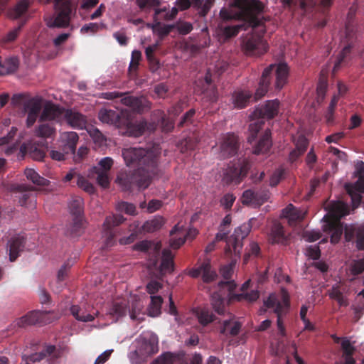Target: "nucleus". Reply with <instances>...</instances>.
<instances>
[{
    "mask_svg": "<svg viewBox=\"0 0 364 364\" xmlns=\"http://www.w3.org/2000/svg\"><path fill=\"white\" fill-rule=\"evenodd\" d=\"M77 186L89 194H92L95 191V188L86 178L82 175L77 176Z\"/></svg>",
    "mask_w": 364,
    "mask_h": 364,
    "instance_id": "obj_50",
    "label": "nucleus"
},
{
    "mask_svg": "<svg viewBox=\"0 0 364 364\" xmlns=\"http://www.w3.org/2000/svg\"><path fill=\"white\" fill-rule=\"evenodd\" d=\"M141 59V53L138 50H134L132 53L131 62L129 66L130 73L136 72L138 70L139 62Z\"/></svg>",
    "mask_w": 364,
    "mask_h": 364,
    "instance_id": "obj_55",
    "label": "nucleus"
},
{
    "mask_svg": "<svg viewBox=\"0 0 364 364\" xmlns=\"http://www.w3.org/2000/svg\"><path fill=\"white\" fill-rule=\"evenodd\" d=\"M156 129L154 124L148 123L146 120L130 122L127 121L126 132L130 136H141L146 131L153 132Z\"/></svg>",
    "mask_w": 364,
    "mask_h": 364,
    "instance_id": "obj_21",
    "label": "nucleus"
},
{
    "mask_svg": "<svg viewBox=\"0 0 364 364\" xmlns=\"http://www.w3.org/2000/svg\"><path fill=\"white\" fill-rule=\"evenodd\" d=\"M272 146V133L269 128L259 136L253 146L252 153L255 155L267 154Z\"/></svg>",
    "mask_w": 364,
    "mask_h": 364,
    "instance_id": "obj_24",
    "label": "nucleus"
},
{
    "mask_svg": "<svg viewBox=\"0 0 364 364\" xmlns=\"http://www.w3.org/2000/svg\"><path fill=\"white\" fill-rule=\"evenodd\" d=\"M56 350L55 346H48L42 351L32 354L29 360L32 362H38L44 359L47 356L53 355Z\"/></svg>",
    "mask_w": 364,
    "mask_h": 364,
    "instance_id": "obj_47",
    "label": "nucleus"
},
{
    "mask_svg": "<svg viewBox=\"0 0 364 364\" xmlns=\"http://www.w3.org/2000/svg\"><path fill=\"white\" fill-rule=\"evenodd\" d=\"M164 224V220L162 217H156L151 220L146 221L144 225L143 229L148 232H154L159 230Z\"/></svg>",
    "mask_w": 364,
    "mask_h": 364,
    "instance_id": "obj_45",
    "label": "nucleus"
},
{
    "mask_svg": "<svg viewBox=\"0 0 364 364\" xmlns=\"http://www.w3.org/2000/svg\"><path fill=\"white\" fill-rule=\"evenodd\" d=\"M274 73L276 75L275 85L277 89H282L286 84L289 74L287 65L286 63H280L277 65H270L262 73L259 86L255 92V100H259L267 92L270 78Z\"/></svg>",
    "mask_w": 364,
    "mask_h": 364,
    "instance_id": "obj_6",
    "label": "nucleus"
},
{
    "mask_svg": "<svg viewBox=\"0 0 364 364\" xmlns=\"http://www.w3.org/2000/svg\"><path fill=\"white\" fill-rule=\"evenodd\" d=\"M63 119L70 127L75 129H83L86 128V117L78 112L66 109Z\"/></svg>",
    "mask_w": 364,
    "mask_h": 364,
    "instance_id": "obj_28",
    "label": "nucleus"
},
{
    "mask_svg": "<svg viewBox=\"0 0 364 364\" xmlns=\"http://www.w3.org/2000/svg\"><path fill=\"white\" fill-rule=\"evenodd\" d=\"M161 248V242L154 243L148 240H142L136 243L134 246V249L141 252H147L150 250L153 251L154 255V259L153 264L156 265L158 257L159 256V252Z\"/></svg>",
    "mask_w": 364,
    "mask_h": 364,
    "instance_id": "obj_29",
    "label": "nucleus"
},
{
    "mask_svg": "<svg viewBox=\"0 0 364 364\" xmlns=\"http://www.w3.org/2000/svg\"><path fill=\"white\" fill-rule=\"evenodd\" d=\"M252 97V94L249 91H236L232 95V102L235 107L242 109L248 105Z\"/></svg>",
    "mask_w": 364,
    "mask_h": 364,
    "instance_id": "obj_35",
    "label": "nucleus"
},
{
    "mask_svg": "<svg viewBox=\"0 0 364 364\" xmlns=\"http://www.w3.org/2000/svg\"><path fill=\"white\" fill-rule=\"evenodd\" d=\"M114 161L111 157L102 158L98 163L97 166L92 168L93 171H98L109 173L112 167Z\"/></svg>",
    "mask_w": 364,
    "mask_h": 364,
    "instance_id": "obj_48",
    "label": "nucleus"
},
{
    "mask_svg": "<svg viewBox=\"0 0 364 364\" xmlns=\"http://www.w3.org/2000/svg\"><path fill=\"white\" fill-rule=\"evenodd\" d=\"M189 273H215V271L211 270L210 259L209 258H205L199 264L196 269L190 272Z\"/></svg>",
    "mask_w": 364,
    "mask_h": 364,
    "instance_id": "obj_57",
    "label": "nucleus"
},
{
    "mask_svg": "<svg viewBox=\"0 0 364 364\" xmlns=\"http://www.w3.org/2000/svg\"><path fill=\"white\" fill-rule=\"evenodd\" d=\"M223 278L218 280V274H202L203 288L207 289L210 294V302L215 311L220 315L225 311V302L227 297L237 301H255L259 296L257 290L247 291L250 284V279L247 280L241 287V293L232 294L237 287L233 280L228 277L230 274H223Z\"/></svg>",
    "mask_w": 364,
    "mask_h": 364,
    "instance_id": "obj_2",
    "label": "nucleus"
},
{
    "mask_svg": "<svg viewBox=\"0 0 364 364\" xmlns=\"http://www.w3.org/2000/svg\"><path fill=\"white\" fill-rule=\"evenodd\" d=\"M284 169L283 168H279L276 170L273 174L272 175L270 179H269V185L272 187L276 186L282 179L284 177Z\"/></svg>",
    "mask_w": 364,
    "mask_h": 364,
    "instance_id": "obj_62",
    "label": "nucleus"
},
{
    "mask_svg": "<svg viewBox=\"0 0 364 364\" xmlns=\"http://www.w3.org/2000/svg\"><path fill=\"white\" fill-rule=\"evenodd\" d=\"M269 192H255L251 189L244 191L242 196V203L245 205H251L254 206L261 205L269 198Z\"/></svg>",
    "mask_w": 364,
    "mask_h": 364,
    "instance_id": "obj_23",
    "label": "nucleus"
},
{
    "mask_svg": "<svg viewBox=\"0 0 364 364\" xmlns=\"http://www.w3.org/2000/svg\"><path fill=\"white\" fill-rule=\"evenodd\" d=\"M356 173L358 179L355 183L356 190L358 192H364V162L360 161L356 166Z\"/></svg>",
    "mask_w": 364,
    "mask_h": 364,
    "instance_id": "obj_52",
    "label": "nucleus"
},
{
    "mask_svg": "<svg viewBox=\"0 0 364 364\" xmlns=\"http://www.w3.org/2000/svg\"><path fill=\"white\" fill-rule=\"evenodd\" d=\"M43 100L40 97L30 98L23 104L24 113H27L26 124L31 127L36 122L41 110Z\"/></svg>",
    "mask_w": 364,
    "mask_h": 364,
    "instance_id": "obj_19",
    "label": "nucleus"
},
{
    "mask_svg": "<svg viewBox=\"0 0 364 364\" xmlns=\"http://www.w3.org/2000/svg\"><path fill=\"white\" fill-rule=\"evenodd\" d=\"M83 199L80 196L72 198L69 208L70 213L73 215V231L75 233L83 226Z\"/></svg>",
    "mask_w": 364,
    "mask_h": 364,
    "instance_id": "obj_15",
    "label": "nucleus"
},
{
    "mask_svg": "<svg viewBox=\"0 0 364 364\" xmlns=\"http://www.w3.org/2000/svg\"><path fill=\"white\" fill-rule=\"evenodd\" d=\"M238 137L232 133L225 134L221 140L220 145V156L223 159L235 156L239 149Z\"/></svg>",
    "mask_w": 364,
    "mask_h": 364,
    "instance_id": "obj_16",
    "label": "nucleus"
},
{
    "mask_svg": "<svg viewBox=\"0 0 364 364\" xmlns=\"http://www.w3.org/2000/svg\"><path fill=\"white\" fill-rule=\"evenodd\" d=\"M200 141V139L199 136V134L193 132L191 136L185 139V140L182 142V151L188 150H194L197 147Z\"/></svg>",
    "mask_w": 364,
    "mask_h": 364,
    "instance_id": "obj_46",
    "label": "nucleus"
},
{
    "mask_svg": "<svg viewBox=\"0 0 364 364\" xmlns=\"http://www.w3.org/2000/svg\"><path fill=\"white\" fill-rule=\"evenodd\" d=\"M331 211L334 217H328L326 215L323 219L325 224L323 225V231L331 235V242L338 243L341 239L345 227L340 221V218L348 215V211L346 205L343 203H337L332 205Z\"/></svg>",
    "mask_w": 364,
    "mask_h": 364,
    "instance_id": "obj_8",
    "label": "nucleus"
},
{
    "mask_svg": "<svg viewBox=\"0 0 364 364\" xmlns=\"http://www.w3.org/2000/svg\"><path fill=\"white\" fill-rule=\"evenodd\" d=\"M173 257L174 255L170 250L164 249L162 251L161 264L159 266L160 273H163V272L171 273L175 270Z\"/></svg>",
    "mask_w": 364,
    "mask_h": 364,
    "instance_id": "obj_33",
    "label": "nucleus"
},
{
    "mask_svg": "<svg viewBox=\"0 0 364 364\" xmlns=\"http://www.w3.org/2000/svg\"><path fill=\"white\" fill-rule=\"evenodd\" d=\"M257 222L256 218H251L248 223H243L242 225L235 229L232 235L227 237L228 231L223 227L219 228V232L215 235L217 241L226 240L225 252L227 255L234 252L235 258L232 259L227 264L222 265L220 273H232L237 262V258L239 257L240 251L242 248L243 240L248 235L251 228Z\"/></svg>",
    "mask_w": 364,
    "mask_h": 364,
    "instance_id": "obj_4",
    "label": "nucleus"
},
{
    "mask_svg": "<svg viewBox=\"0 0 364 364\" xmlns=\"http://www.w3.org/2000/svg\"><path fill=\"white\" fill-rule=\"evenodd\" d=\"M29 3L28 0H21L15 6L10 9L9 16L13 19H17L23 16L28 11Z\"/></svg>",
    "mask_w": 364,
    "mask_h": 364,
    "instance_id": "obj_39",
    "label": "nucleus"
},
{
    "mask_svg": "<svg viewBox=\"0 0 364 364\" xmlns=\"http://www.w3.org/2000/svg\"><path fill=\"white\" fill-rule=\"evenodd\" d=\"M26 238L23 234L14 235L9 241V259L11 262L15 261L23 250Z\"/></svg>",
    "mask_w": 364,
    "mask_h": 364,
    "instance_id": "obj_26",
    "label": "nucleus"
},
{
    "mask_svg": "<svg viewBox=\"0 0 364 364\" xmlns=\"http://www.w3.org/2000/svg\"><path fill=\"white\" fill-rule=\"evenodd\" d=\"M122 157L127 166H138L134 171L122 172L116 181L124 191L144 190L151 184L154 176L159 174V156L153 151L137 147L122 150Z\"/></svg>",
    "mask_w": 364,
    "mask_h": 364,
    "instance_id": "obj_1",
    "label": "nucleus"
},
{
    "mask_svg": "<svg viewBox=\"0 0 364 364\" xmlns=\"http://www.w3.org/2000/svg\"><path fill=\"white\" fill-rule=\"evenodd\" d=\"M25 175L28 180L38 186H45L48 183V180L41 176L32 168H26L25 170Z\"/></svg>",
    "mask_w": 364,
    "mask_h": 364,
    "instance_id": "obj_44",
    "label": "nucleus"
},
{
    "mask_svg": "<svg viewBox=\"0 0 364 364\" xmlns=\"http://www.w3.org/2000/svg\"><path fill=\"white\" fill-rule=\"evenodd\" d=\"M129 309V302L125 299H121L113 302L109 310V314L117 319L124 316Z\"/></svg>",
    "mask_w": 364,
    "mask_h": 364,
    "instance_id": "obj_36",
    "label": "nucleus"
},
{
    "mask_svg": "<svg viewBox=\"0 0 364 364\" xmlns=\"http://www.w3.org/2000/svg\"><path fill=\"white\" fill-rule=\"evenodd\" d=\"M225 178L228 182H235V183H240L243 178L237 164H234L227 169Z\"/></svg>",
    "mask_w": 364,
    "mask_h": 364,
    "instance_id": "obj_43",
    "label": "nucleus"
},
{
    "mask_svg": "<svg viewBox=\"0 0 364 364\" xmlns=\"http://www.w3.org/2000/svg\"><path fill=\"white\" fill-rule=\"evenodd\" d=\"M37 135L43 137L49 138L53 136L55 132V129L49 123L42 124L38 126L37 130Z\"/></svg>",
    "mask_w": 364,
    "mask_h": 364,
    "instance_id": "obj_51",
    "label": "nucleus"
},
{
    "mask_svg": "<svg viewBox=\"0 0 364 364\" xmlns=\"http://www.w3.org/2000/svg\"><path fill=\"white\" fill-rule=\"evenodd\" d=\"M289 236L284 226L278 221H274L268 234V242L272 245H287L290 239Z\"/></svg>",
    "mask_w": 364,
    "mask_h": 364,
    "instance_id": "obj_20",
    "label": "nucleus"
},
{
    "mask_svg": "<svg viewBox=\"0 0 364 364\" xmlns=\"http://www.w3.org/2000/svg\"><path fill=\"white\" fill-rule=\"evenodd\" d=\"M161 0H136V4L141 10L159 7Z\"/></svg>",
    "mask_w": 364,
    "mask_h": 364,
    "instance_id": "obj_56",
    "label": "nucleus"
},
{
    "mask_svg": "<svg viewBox=\"0 0 364 364\" xmlns=\"http://www.w3.org/2000/svg\"><path fill=\"white\" fill-rule=\"evenodd\" d=\"M282 301H279L274 294H270L264 301V306L267 309H273L277 316V328L282 336H286L285 327L282 317L287 314L290 306L289 295L284 289H281Z\"/></svg>",
    "mask_w": 364,
    "mask_h": 364,
    "instance_id": "obj_9",
    "label": "nucleus"
},
{
    "mask_svg": "<svg viewBox=\"0 0 364 364\" xmlns=\"http://www.w3.org/2000/svg\"><path fill=\"white\" fill-rule=\"evenodd\" d=\"M158 338L152 334L149 338H144L142 343L143 353L147 355L155 354L159 350Z\"/></svg>",
    "mask_w": 364,
    "mask_h": 364,
    "instance_id": "obj_37",
    "label": "nucleus"
},
{
    "mask_svg": "<svg viewBox=\"0 0 364 364\" xmlns=\"http://www.w3.org/2000/svg\"><path fill=\"white\" fill-rule=\"evenodd\" d=\"M124 220L125 218L121 215L107 217L103 223V227L114 229L115 226L119 225Z\"/></svg>",
    "mask_w": 364,
    "mask_h": 364,
    "instance_id": "obj_53",
    "label": "nucleus"
},
{
    "mask_svg": "<svg viewBox=\"0 0 364 364\" xmlns=\"http://www.w3.org/2000/svg\"><path fill=\"white\" fill-rule=\"evenodd\" d=\"M350 51H351L350 45H347L343 48V50L338 54L337 59L335 62V64H334V66L333 68V73H336L340 67L345 63L346 58H347V56L349 55Z\"/></svg>",
    "mask_w": 364,
    "mask_h": 364,
    "instance_id": "obj_49",
    "label": "nucleus"
},
{
    "mask_svg": "<svg viewBox=\"0 0 364 364\" xmlns=\"http://www.w3.org/2000/svg\"><path fill=\"white\" fill-rule=\"evenodd\" d=\"M46 146L43 142H30L21 146V151L28 154L33 160L42 161L46 156Z\"/></svg>",
    "mask_w": 364,
    "mask_h": 364,
    "instance_id": "obj_22",
    "label": "nucleus"
},
{
    "mask_svg": "<svg viewBox=\"0 0 364 364\" xmlns=\"http://www.w3.org/2000/svg\"><path fill=\"white\" fill-rule=\"evenodd\" d=\"M282 216L288 220L290 225H294L296 222L304 218L305 213L289 204L282 210Z\"/></svg>",
    "mask_w": 364,
    "mask_h": 364,
    "instance_id": "obj_30",
    "label": "nucleus"
},
{
    "mask_svg": "<svg viewBox=\"0 0 364 364\" xmlns=\"http://www.w3.org/2000/svg\"><path fill=\"white\" fill-rule=\"evenodd\" d=\"M196 316L199 323L203 326H208L215 319V315L208 308H198L196 311Z\"/></svg>",
    "mask_w": 364,
    "mask_h": 364,
    "instance_id": "obj_38",
    "label": "nucleus"
},
{
    "mask_svg": "<svg viewBox=\"0 0 364 364\" xmlns=\"http://www.w3.org/2000/svg\"><path fill=\"white\" fill-rule=\"evenodd\" d=\"M246 28L247 25L244 22L231 25H221L220 33L225 39H230L236 36L240 31L246 30Z\"/></svg>",
    "mask_w": 364,
    "mask_h": 364,
    "instance_id": "obj_34",
    "label": "nucleus"
},
{
    "mask_svg": "<svg viewBox=\"0 0 364 364\" xmlns=\"http://www.w3.org/2000/svg\"><path fill=\"white\" fill-rule=\"evenodd\" d=\"M100 120L103 123L121 125L119 113L117 111L107 109H102L98 114Z\"/></svg>",
    "mask_w": 364,
    "mask_h": 364,
    "instance_id": "obj_31",
    "label": "nucleus"
},
{
    "mask_svg": "<svg viewBox=\"0 0 364 364\" xmlns=\"http://www.w3.org/2000/svg\"><path fill=\"white\" fill-rule=\"evenodd\" d=\"M230 9L223 8L220 17L224 23L231 20H245L263 11L264 5L258 0H230Z\"/></svg>",
    "mask_w": 364,
    "mask_h": 364,
    "instance_id": "obj_5",
    "label": "nucleus"
},
{
    "mask_svg": "<svg viewBox=\"0 0 364 364\" xmlns=\"http://www.w3.org/2000/svg\"><path fill=\"white\" fill-rule=\"evenodd\" d=\"M97 174V182L102 188H106L109 187L110 183V178L109 173L94 171Z\"/></svg>",
    "mask_w": 364,
    "mask_h": 364,
    "instance_id": "obj_61",
    "label": "nucleus"
},
{
    "mask_svg": "<svg viewBox=\"0 0 364 364\" xmlns=\"http://www.w3.org/2000/svg\"><path fill=\"white\" fill-rule=\"evenodd\" d=\"M341 348L343 350V355H350L353 354L355 348L350 343L348 338H343L341 341Z\"/></svg>",
    "mask_w": 364,
    "mask_h": 364,
    "instance_id": "obj_64",
    "label": "nucleus"
},
{
    "mask_svg": "<svg viewBox=\"0 0 364 364\" xmlns=\"http://www.w3.org/2000/svg\"><path fill=\"white\" fill-rule=\"evenodd\" d=\"M223 278L218 280V274H202L203 288L207 289L210 294V302L215 311L220 315L225 311V302L227 297L237 301H255L259 296L257 290L247 291L250 284V279L247 280L241 287V293L232 294L237 287L233 280L228 277L230 274H223Z\"/></svg>",
    "mask_w": 364,
    "mask_h": 364,
    "instance_id": "obj_3",
    "label": "nucleus"
},
{
    "mask_svg": "<svg viewBox=\"0 0 364 364\" xmlns=\"http://www.w3.org/2000/svg\"><path fill=\"white\" fill-rule=\"evenodd\" d=\"M173 355L170 352H167L158 357L153 362V364H173Z\"/></svg>",
    "mask_w": 364,
    "mask_h": 364,
    "instance_id": "obj_63",
    "label": "nucleus"
},
{
    "mask_svg": "<svg viewBox=\"0 0 364 364\" xmlns=\"http://www.w3.org/2000/svg\"><path fill=\"white\" fill-rule=\"evenodd\" d=\"M163 299L161 296H151V302L147 308L148 315L156 317L161 313Z\"/></svg>",
    "mask_w": 364,
    "mask_h": 364,
    "instance_id": "obj_40",
    "label": "nucleus"
},
{
    "mask_svg": "<svg viewBox=\"0 0 364 364\" xmlns=\"http://www.w3.org/2000/svg\"><path fill=\"white\" fill-rule=\"evenodd\" d=\"M141 311V306L137 301H135L132 303L131 309H129V316L132 320H143V318L139 317Z\"/></svg>",
    "mask_w": 364,
    "mask_h": 364,
    "instance_id": "obj_60",
    "label": "nucleus"
},
{
    "mask_svg": "<svg viewBox=\"0 0 364 364\" xmlns=\"http://www.w3.org/2000/svg\"><path fill=\"white\" fill-rule=\"evenodd\" d=\"M79 136L75 132H63L60 138V147L65 153L74 154Z\"/></svg>",
    "mask_w": 364,
    "mask_h": 364,
    "instance_id": "obj_27",
    "label": "nucleus"
},
{
    "mask_svg": "<svg viewBox=\"0 0 364 364\" xmlns=\"http://www.w3.org/2000/svg\"><path fill=\"white\" fill-rule=\"evenodd\" d=\"M214 2L215 0H176L175 4L181 11L187 10L193 6L200 17H205Z\"/></svg>",
    "mask_w": 364,
    "mask_h": 364,
    "instance_id": "obj_14",
    "label": "nucleus"
},
{
    "mask_svg": "<svg viewBox=\"0 0 364 364\" xmlns=\"http://www.w3.org/2000/svg\"><path fill=\"white\" fill-rule=\"evenodd\" d=\"M65 109L55 105L52 102H48L45 105L43 112L41 115V120H55L60 121L64 117Z\"/></svg>",
    "mask_w": 364,
    "mask_h": 364,
    "instance_id": "obj_25",
    "label": "nucleus"
},
{
    "mask_svg": "<svg viewBox=\"0 0 364 364\" xmlns=\"http://www.w3.org/2000/svg\"><path fill=\"white\" fill-rule=\"evenodd\" d=\"M19 65V61L16 57L2 59L0 56V76L9 75L15 72Z\"/></svg>",
    "mask_w": 364,
    "mask_h": 364,
    "instance_id": "obj_32",
    "label": "nucleus"
},
{
    "mask_svg": "<svg viewBox=\"0 0 364 364\" xmlns=\"http://www.w3.org/2000/svg\"><path fill=\"white\" fill-rule=\"evenodd\" d=\"M178 33L181 35H187L193 30V25L190 22L179 21L174 25Z\"/></svg>",
    "mask_w": 364,
    "mask_h": 364,
    "instance_id": "obj_59",
    "label": "nucleus"
},
{
    "mask_svg": "<svg viewBox=\"0 0 364 364\" xmlns=\"http://www.w3.org/2000/svg\"><path fill=\"white\" fill-rule=\"evenodd\" d=\"M260 254V247L258 244L252 242L250 244L248 252L244 256V263H247L251 257H257Z\"/></svg>",
    "mask_w": 364,
    "mask_h": 364,
    "instance_id": "obj_58",
    "label": "nucleus"
},
{
    "mask_svg": "<svg viewBox=\"0 0 364 364\" xmlns=\"http://www.w3.org/2000/svg\"><path fill=\"white\" fill-rule=\"evenodd\" d=\"M240 328V323L235 321L232 323L230 319L225 320L223 321V327L220 329V333L224 335L230 334L232 336H235L239 334Z\"/></svg>",
    "mask_w": 364,
    "mask_h": 364,
    "instance_id": "obj_41",
    "label": "nucleus"
},
{
    "mask_svg": "<svg viewBox=\"0 0 364 364\" xmlns=\"http://www.w3.org/2000/svg\"><path fill=\"white\" fill-rule=\"evenodd\" d=\"M126 93L119 92H109L105 94V98L107 100H114L116 98L122 97L121 102L123 105L129 107L133 110L140 112L144 109L145 107H149V102L143 97H137L134 96H124Z\"/></svg>",
    "mask_w": 364,
    "mask_h": 364,
    "instance_id": "obj_13",
    "label": "nucleus"
},
{
    "mask_svg": "<svg viewBox=\"0 0 364 364\" xmlns=\"http://www.w3.org/2000/svg\"><path fill=\"white\" fill-rule=\"evenodd\" d=\"M242 50L250 57H257L264 54L268 49L266 41L261 33L252 32L246 34L242 39Z\"/></svg>",
    "mask_w": 364,
    "mask_h": 364,
    "instance_id": "obj_10",
    "label": "nucleus"
},
{
    "mask_svg": "<svg viewBox=\"0 0 364 364\" xmlns=\"http://www.w3.org/2000/svg\"><path fill=\"white\" fill-rule=\"evenodd\" d=\"M352 280L353 279L348 282L340 281L334 284L329 291V297L336 300L341 306H347L349 304L346 294L350 292V283Z\"/></svg>",
    "mask_w": 364,
    "mask_h": 364,
    "instance_id": "obj_18",
    "label": "nucleus"
},
{
    "mask_svg": "<svg viewBox=\"0 0 364 364\" xmlns=\"http://www.w3.org/2000/svg\"><path fill=\"white\" fill-rule=\"evenodd\" d=\"M345 239L353 242L359 250H364V223L361 225H346Z\"/></svg>",
    "mask_w": 364,
    "mask_h": 364,
    "instance_id": "obj_17",
    "label": "nucleus"
},
{
    "mask_svg": "<svg viewBox=\"0 0 364 364\" xmlns=\"http://www.w3.org/2000/svg\"><path fill=\"white\" fill-rule=\"evenodd\" d=\"M279 106V101L278 100H268L253 112L252 115L256 121L249 126L250 134L247 141L250 144H252L257 138L258 134L264 124V119H272L278 114Z\"/></svg>",
    "mask_w": 364,
    "mask_h": 364,
    "instance_id": "obj_7",
    "label": "nucleus"
},
{
    "mask_svg": "<svg viewBox=\"0 0 364 364\" xmlns=\"http://www.w3.org/2000/svg\"><path fill=\"white\" fill-rule=\"evenodd\" d=\"M71 314L77 321L82 322L92 321L95 319V316L90 314H86L85 311H82L80 306L77 305H73L70 307Z\"/></svg>",
    "mask_w": 364,
    "mask_h": 364,
    "instance_id": "obj_42",
    "label": "nucleus"
},
{
    "mask_svg": "<svg viewBox=\"0 0 364 364\" xmlns=\"http://www.w3.org/2000/svg\"><path fill=\"white\" fill-rule=\"evenodd\" d=\"M55 16L47 21L50 28H65L70 24L72 4L70 0H55Z\"/></svg>",
    "mask_w": 364,
    "mask_h": 364,
    "instance_id": "obj_11",
    "label": "nucleus"
},
{
    "mask_svg": "<svg viewBox=\"0 0 364 364\" xmlns=\"http://www.w3.org/2000/svg\"><path fill=\"white\" fill-rule=\"evenodd\" d=\"M103 229H104V235L105 237V245H104L103 249H107V248L114 246L115 244V240H114L115 231L114 229L109 228L103 227Z\"/></svg>",
    "mask_w": 364,
    "mask_h": 364,
    "instance_id": "obj_54",
    "label": "nucleus"
},
{
    "mask_svg": "<svg viewBox=\"0 0 364 364\" xmlns=\"http://www.w3.org/2000/svg\"><path fill=\"white\" fill-rule=\"evenodd\" d=\"M53 314L54 312L50 311L34 310L16 319L15 323L16 326L21 328L36 324L46 325L58 319V317Z\"/></svg>",
    "mask_w": 364,
    "mask_h": 364,
    "instance_id": "obj_12",
    "label": "nucleus"
}]
</instances>
